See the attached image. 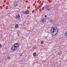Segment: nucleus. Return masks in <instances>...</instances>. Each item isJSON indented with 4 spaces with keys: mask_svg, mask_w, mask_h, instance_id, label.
<instances>
[{
    "mask_svg": "<svg viewBox=\"0 0 67 67\" xmlns=\"http://www.w3.org/2000/svg\"><path fill=\"white\" fill-rule=\"evenodd\" d=\"M50 21L51 22H53V19H51Z\"/></svg>",
    "mask_w": 67,
    "mask_h": 67,
    "instance_id": "f8f14e48",
    "label": "nucleus"
},
{
    "mask_svg": "<svg viewBox=\"0 0 67 67\" xmlns=\"http://www.w3.org/2000/svg\"><path fill=\"white\" fill-rule=\"evenodd\" d=\"M22 54H21L20 55V56H22Z\"/></svg>",
    "mask_w": 67,
    "mask_h": 67,
    "instance_id": "6ab92c4d",
    "label": "nucleus"
},
{
    "mask_svg": "<svg viewBox=\"0 0 67 67\" xmlns=\"http://www.w3.org/2000/svg\"><path fill=\"white\" fill-rule=\"evenodd\" d=\"M19 45H20V44L19 43H15L12 46L11 48V50L12 51H14L16 50L19 47Z\"/></svg>",
    "mask_w": 67,
    "mask_h": 67,
    "instance_id": "f03ea898",
    "label": "nucleus"
},
{
    "mask_svg": "<svg viewBox=\"0 0 67 67\" xmlns=\"http://www.w3.org/2000/svg\"><path fill=\"white\" fill-rule=\"evenodd\" d=\"M2 46H1V44H0V47H1Z\"/></svg>",
    "mask_w": 67,
    "mask_h": 67,
    "instance_id": "a211bd4d",
    "label": "nucleus"
},
{
    "mask_svg": "<svg viewBox=\"0 0 67 67\" xmlns=\"http://www.w3.org/2000/svg\"><path fill=\"white\" fill-rule=\"evenodd\" d=\"M33 55L34 56H36V52L34 53L33 54Z\"/></svg>",
    "mask_w": 67,
    "mask_h": 67,
    "instance_id": "9b49d317",
    "label": "nucleus"
},
{
    "mask_svg": "<svg viewBox=\"0 0 67 67\" xmlns=\"http://www.w3.org/2000/svg\"><path fill=\"white\" fill-rule=\"evenodd\" d=\"M46 10H48V11H50V10H51V9L50 8H46Z\"/></svg>",
    "mask_w": 67,
    "mask_h": 67,
    "instance_id": "9d476101",
    "label": "nucleus"
},
{
    "mask_svg": "<svg viewBox=\"0 0 67 67\" xmlns=\"http://www.w3.org/2000/svg\"><path fill=\"white\" fill-rule=\"evenodd\" d=\"M23 14H25V12L24 11H23Z\"/></svg>",
    "mask_w": 67,
    "mask_h": 67,
    "instance_id": "ddd939ff",
    "label": "nucleus"
},
{
    "mask_svg": "<svg viewBox=\"0 0 67 67\" xmlns=\"http://www.w3.org/2000/svg\"><path fill=\"white\" fill-rule=\"evenodd\" d=\"M58 29L57 28H55L54 27H52L51 28V32L52 35L55 36L58 33Z\"/></svg>",
    "mask_w": 67,
    "mask_h": 67,
    "instance_id": "f257e3e1",
    "label": "nucleus"
},
{
    "mask_svg": "<svg viewBox=\"0 0 67 67\" xmlns=\"http://www.w3.org/2000/svg\"><path fill=\"white\" fill-rule=\"evenodd\" d=\"M14 6L15 7H16L18 6V3H17V1H15L14 3Z\"/></svg>",
    "mask_w": 67,
    "mask_h": 67,
    "instance_id": "7ed1b4c3",
    "label": "nucleus"
},
{
    "mask_svg": "<svg viewBox=\"0 0 67 67\" xmlns=\"http://www.w3.org/2000/svg\"><path fill=\"white\" fill-rule=\"evenodd\" d=\"M18 26H19V25H18V24H16L15 25V28H18Z\"/></svg>",
    "mask_w": 67,
    "mask_h": 67,
    "instance_id": "6e6552de",
    "label": "nucleus"
},
{
    "mask_svg": "<svg viewBox=\"0 0 67 67\" xmlns=\"http://www.w3.org/2000/svg\"><path fill=\"white\" fill-rule=\"evenodd\" d=\"M65 36L67 37V31L65 32Z\"/></svg>",
    "mask_w": 67,
    "mask_h": 67,
    "instance_id": "1a4fd4ad",
    "label": "nucleus"
},
{
    "mask_svg": "<svg viewBox=\"0 0 67 67\" xmlns=\"http://www.w3.org/2000/svg\"><path fill=\"white\" fill-rule=\"evenodd\" d=\"M16 18L17 19L20 18V15L19 14L17 15L16 16Z\"/></svg>",
    "mask_w": 67,
    "mask_h": 67,
    "instance_id": "423d86ee",
    "label": "nucleus"
},
{
    "mask_svg": "<svg viewBox=\"0 0 67 67\" xmlns=\"http://www.w3.org/2000/svg\"><path fill=\"white\" fill-rule=\"evenodd\" d=\"M43 43H44V42H43V41H41V44H43Z\"/></svg>",
    "mask_w": 67,
    "mask_h": 67,
    "instance_id": "4468645a",
    "label": "nucleus"
},
{
    "mask_svg": "<svg viewBox=\"0 0 67 67\" xmlns=\"http://www.w3.org/2000/svg\"><path fill=\"white\" fill-rule=\"evenodd\" d=\"M40 7L39 6V7H38V9H40Z\"/></svg>",
    "mask_w": 67,
    "mask_h": 67,
    "instance_id": "f3484780",
    "label": "nucleus"
},
{
    "mask_svg": "<svg viewBox=\"0 0 67 67\" xmlns=\"http://www.w3.org/2000/svg\"><path fill=\"white\" fill-rule=\"evenodd\" d=\"M45 21H46V19L45 18H43L42 20V22L43 23H44L45 22Z\"/></svg>",
    "mask_w": 67,
    "mask_h": 67,
    "instance_id": "20e7f679",
    "label": "nucleus"
},
{
    "mask_svg": "<svg viewBox=\"0 0 67 67\" xmlns=\"http://www.w3.org/2000/svg\"><path fill=\"white\" fill-rule=\"evenodd\" d=\"M44 17H45V18H47V16H46V15H45Z\"/></svg>",
    "mask_w": 67,
    "mask_h": 67,
    "instance_id": "dca6fc26",
    "label": "nucleus"
},
{
    "mask_svg": "<svg viewBox=\"0 0 67 67\" xmlns=\"http://www.w3.org/2000/svg\"><path fill=\"white\" fill-rule=\"evenodd\" d=\"M58 55H60L62 54V52H61L60 51L58 53Z\"/></svg>",
    "mask_w": 67,
    "mask_h": 67,
    "instance_id": "0eeeda50",
    "label": "nucleus"
},
{
    "mask_svg": "<svg viewBox=\"0 0 67 67\" xmlns=\"http://www.w3.org/2000/svg\"><path fill=\"white\" fill-rule=\"evenodd\" d=\"M8 59H10V57H8L7 58Z\"/></svg>",
    "mask_w": 67,
    "mask_h": 67,
    "instance_id": "2eb2a0df",
    "label": "nucleus"
},
{
    "mask_svg": "<svg viewBox=\"0 0 67 67\" xmlns=\"http://www.w3.org/2000/svg\"><path fill=\"white\" fill-rule=\"evenodd\" d=\"M30 12L29 10H27L25 12V14H28Z\"/></svg>",
    "mask_w": 67,
    "mask_h": 67,
    "instance_id": "39448f33",
    "label": "nucleus"
}]
</instances>
